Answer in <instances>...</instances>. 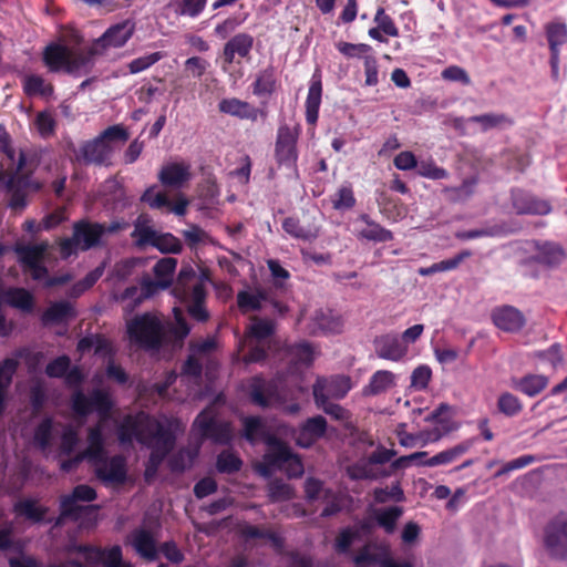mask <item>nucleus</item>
<instances>
[{
	"label": "nucleus",
	"mask_w": 567,
	"mask_h": 567,
	"mask_svg": "<svg viewBox=\"0 0 567 567\" xmlns=\"http://www.w3.org/2000/svg\"><path fill=\"white\" fill-rule=\"evenodd\" d=\"M282 229L293 238L311 240L317 238L318 229L305 227L297 217H286L282 221Z\"/></svg>",
	"instance_id": "09e8293b"
},
{
	"label": "nucleus",
	"mask_w": 567,
	"mask_h": 567,
	"mask_svg": "<svg viewBox=\"0 0 567 567\" xmlns=\"http://www.w3.org/2000/svg\"><path fill=\"white\" fill-rule=\"evenodd\" d=\"M492 318L496 327L508 332L518 331L525 324V318L523 313L511 306L495 309L493 311Z\"/></svg>",
	"instance_id": "2f4dec72"
},
{
	"label": "nucleus",
	"mask_w": 567,
	"mask_h": 567,
	"mask_svg": "<svg viewBox=\"0 0 567 567\" xmlns=\"http://www.w3.org/2000/svg\"><path fill=\"white\" fill-rule=\"evenodd\" d=\"M403 343L400 334L395 332L377 336L373 340L377 355L393 362H399L408 355L409 349Z\"/></svg>",
	"instance_id": "f3484780"
},
{
	"label": "nucleus",
	"mask_w": 567,
	"mask_h": 567,
	"mask_svg": "<svg viewBox=\"0 0 567 567\" xmlns=\"http://www.w3.org/2000/svg\"><path fill=\"white\" fill-rule=\"evenodd\" d=\"M126 332L132 344L146 351H158L168 341L165 326L151 312L135 316L127 323Z\"/></svg>",
	"instance_id": "20e7f679"
},
{
	"label": "nucleus",
	"mask_w": 567,
	"mask_h": 567,
	"mask_svg": "<svg viewBox=\"0 0 567 567\" xmlns=\"http://www.w3.org/2000/svg\"><path fill=\"white\" fill-rule=\"evenodd\" d=\"M218 111L235 116L239 120L256 122L258 117L266 118L268 112L237 97L223 99L218 103Z\"/></svg>",
	"instance_id": "6ab92c4d"
},
{
	"label": "nucleus",
	"mask_w": 567,
	"mask_h": 567,
	"mask_svg": "<svg viewBox=\"0 0 567 567\" xmlns=\"http://www.w3.org/2000/svg\"><path fill=\"white\" fill-rule=\"evenodd\" d=\"M128 133L122 125H112L105 128L100 135L91 141L84 142L79 152L76 159L84 164H104L111 156L112 142H126Z\"/></svg>",
	"instance_id": "423d86ee"
},
{
	"label": "nucleus",
	"mask_w": 567,
	"mask_h": 567,
	"mask_svg": "<svg viewBox=\"0 0 567 567\" xmlns=\"http://www.w3.org/2000/svg\"><path fill=\"white\" fill-rule=\"evenodd\" d=\"M370 464L369 460L357 462L347 468L348 476L353 481L378 480L390 476V472H378Z\"/></svg>",
	"instance_id": "a18cd8bd"
},
{
	"label": "nucleus",
	"mask_w": 567,
	"mask_h": 567,
	"mask_svg": "<svg viewBox=\"0 0 567 567\" xmlns=\"http://www.w3.org/2000/svg\"><path fill=\"white\" fill-rule=\"evenodd\" d=\"M71 408L75 415L85 417L95 411L101 421L87 430V446L82 451L90 464H97L103 461L105 440L103 435V423L113 409V401L110 393L103 389H94L90 395H85L78 389L71 396Z\"/></svg>",
	"instance_id": "f257e3e1"
},
{
	"label": "nucleus",
	"mask_w": 567,
	"mask_h": 567,
	"mask_svg": "<svg viewBox=\"0 0 567 567\" xmlns=\"http://www.w3.org/2000/svg\"><path fill=\"white\" fill-rule=\"evenodd\" d=\"M355 567H370L379 565L380 567H414L410 561H395L389 547L375 543L363 545L352 558Z\"/></svg>",
	"instance_id": "9d476101"
},
{
	"label": "nucleus",
	"mask_w": 567,
	"mask_h": 567,
	"mask_svg": "<svg viewBox=\"0 0 567 567\" xmlns=\"http://www.w3.org/2000/svg\"><path fill=\"white\" fill-rule=\"evenodd\" d=\"M453 414L452 408L442 403L432 412L431 416L443 432H450L455 429L452 421Z\"/></svg>",
	"instance_id": "680f3d73"
},
{
	"label": "nucleus",
	"mask_w": 567,
	"mask_h": 567,
	"mask_svg": "<svg viewBox=\"0 0 567 567\" xmlns=\"http://www.w3.org/2000/svg\"><path fill=\"white\" fill-rule=\"evenodd\" d=\"M332 207L337 210H346L351 209L355 206V197L353 194L352 186L350 184L342 185L332 196H331Z\"/></svg>",
	"instance_id": "13d9d810"
},
{
	"label": "nucleus",
	"mask_w": 567,
	"mask_h": 567,
	"mask_svg": "<svg viewBox=\"0 0 567 567\" xmlns=\"http://www.w3.org/2000/svg\"><path fill=\"white\" fill-rule=\"evenodd\" d=\"M93 52H73L70 50L68 64L64 72L68 74H76L82 70H85L91 62V55Z\"/></svg>",
	"instance_id": "338daca9"
},
{
	"label": "nucleus",
	"mask_w": 567,
	"mask_h": 567,
	"mask_svg": "<svg viewBox=\"0 0 567 567\" xmlns=\"http://www.w3.org/2000/svg\"><path fill=\"white\" fill-rule=\"evenodd\" d=\"M16 252L22 268H28L42 262L47 252V244L19 245Z\"/></svg>",
	"instance_id": "37998d69"
},
{
	"label": "nucleus",
	"mask_w": 567,
	"mask_h": 567,
	"mask_svg": "<svg viewBox=\"0 0 567 567\" xmlns=\"http://www.w3.org/2000/svg\"><path fill=\"white\" fill-rule=\"evenodd\" d=\"M156 435L154 436L153 444L150 446L153 451H157L164 455H168L175 445V435L169 427L156 425Z\"/></svg>",
	"instance_id": "3c124183"
},
{
	"label": "nucleus",
	"mask_w": 567,
	"mask_h": 567,
	"mask_svg": "<svg viewBox=\"0 0 567 567\" xmlns=\"http://www.w3.org/2000/svg\"><path fill=\"white\" fill-rule=\"evenodd\" d=\"M278 360L288 359L293 365H310L313 362V348L308 341H300L292 344H281L277 352Z\"/></svg>",
	"instance_id": "bb28decb"
},
{
	"label": "nucleus",
	"mask_w": 567,
	"mask_h": 567,
	"mask_svg": "<svg viewBox=\"0 0 567 567\" xmlns=\"http://www.w3.org/2000/svg\"><path fill=\"white\" fill-rule=\"evenodd\" d=\"M544 544L551 557L567 559V514H559L547 524Z\"/></svg>",
	"instance_id": "9b49d317"
},
{
	"label": "nucleus",
	"mask_w": 567,
	"mask_h": 567,
	"mask_svg": "<svg viewBox=\"0 0 567 567\" xmlns=\"http://www.w3.org/2000/svg\"><path fill=\"white\" fill-rule=\"evenodd\" d=\"M322 99L321 71L317 69L310 80L309 90L305 103L306 122L309 125H316L319 118V109Z\"/></svg>",
	"instance_id": "b1692460"
},
{
	"label": "nucleus",
	"mask_w": 567,
	"mask_h": 567,
	"mask_svg": "<svg viewBox=\"0 0 567 567\" xmlns=\"http://www.w3.org/2000/svg\"><path fill=\"white\" fill-rule=\"evenodd\" d=\"M351 390V379L347 375H334L331 378H318L312 385L315 401L343 399Z\"/></svg>",
	"instance_id": "2eb2a0df"
},
{
	"label": "nucleus",
	"mask_w": 567,
	"mask_h": 567,
	"mask_svg": "<svg viewBox=\"0 0 567 567\" xmlns=\"http://www.w3.org/2000/svg\"><path fill=\"white\" fill-rule=\"evenodd\" d=\"M131 545L136 554L146 561H154L158 558L156 539L152 532L145 528H137L131 533Z\"/></svg>",
	"instance_id": "a878e982"
},
{
	"label": "nucleus",
	"mask_w": 567,
	"mask_h": 567,
	"mask_svg": "<svg viewBox=\"0 0 567 567\" xmlns=\"http://www.w3.org/2000/svg\"><path fill=\"white\" fill-rule=\"evenodd\" d=\"M342 320L332 315L330 310L319 309L312 317L311 332L313 334L340 333L342 331Z\"/></svg>",
	"instance_id": "f704fd0d"
},
{
	"label": "nucleus",
	"mask_w": 567,
	"mask_h": 567,
	"mask_svg": "<svg viewBox=\"0 0 567 567\" xmlns=\"http://www.w3.org/2000/svg\"><path fill=\"white\" fill-rule=\"evenodd\" d=\"M514 124L511 116L504 113H485L476 116H471L466 120L467 130H480L487 132L489 130H504Z\"/></svg>",
	"instance_id": "cd10ccee"
},
{
	"label": "nucleus",
	"mask_w": 567,
	"mask_h": 567,
	"mask_svg": "<svg viewBox=\"0 0 567 567\" xmlns=\"http://www.w3.org/2000/svg\"><path fill=\"white\" fill-rule=\"evenodd\" d=\"M536 248L535 260L548 267H557L566 259V252L558 244H537Z\"/></svg>",
	"instance_id": "4c0bfd02"
},
{
	"label": "nucleus",
	"mask_w": 567,
	"mask_h": 567,
	"mask_svg": "<svg viewBox=\"0 0 567 567\" xmlns=\"http://www.w3.org/2000/svg\"><path fill=\"white\" fill-rule=\"evenodd\" d=\"M549 384V378L544 374L527 373L520 378H512L511 386L529 398L542 393Z\"/></svg>",
	"instance_id": "7c9ffc66"
},
{
	"label": "nucleus",
	"mask_w": 567,
	"mask_h": 567,
	"mask_svg": "<svg viewBox=\"0 0 567 567\" xmlns=\"http://www.w3.org/2000/svg\"><path fill=\"white\" fill-rule=\"evenodd\" d=\"M13 513L18 517H23L32 524L52 523V519H47L50 508L41 505L35 498H22L13 504Z\"/></svg>",
	"instance_id": "393cba45"
},
{
	"label": "nucleus",
	"mask_w": 567,
	"mask_h": 567,
	"mask_svg": "<svg viewBox=\"0 0 567 567\" xmlns=\"http://www.w3.org/2000/svg\"><path fill=\"white\" fill-rule=\"evenodd\" d=\"M359 539V530L352 527L342 528L334 540V549L338 554H349L353 542Z\"/></svg>",
	"instance_id": "052dcab7"
},
{
	"label": "nucleus",
	"mask_w": 567,
	"mask_h": 567,
	"mask_svg": "<svg viewBox=\"0 0 567 567\" xmlns=\"http://www.w3.org/2000/svg\"><path fill=\"white\" fill-rule=\"evenodd\" d=\"M4 301L25 312H31L34 305L33 296L24 288H9L4 291Z\"/></svg>",
	"instance_id": "c03bdc74"
},
{
	"label": "nucleus",
	"mask_w": 567,
	"mask_h": 567,
	"mask_svg": "<svg viewBox=\"0 0 567 567\" xmlns=\"http://www.w3.org/2000/svg\"><path fill=\"white\" fill-rule=\"evenodd\" d=\"M173 296L187 305V312L198 322H206L209 313L205 307L206 289L196 279L193 268H182L172 288Z\"/></svg>",
	"instance_id": "7ed1b4c3"
},
{
	"label": "nucleus",
	"mask_w": 567,
	"mask_h": 567,
	"mask_svg": "<svg viewBox=\"0 0 567 567\" xmlns=\"http://www.w3.org/2000/svg\"><path fill=\"white\" fill-rule=\"evenodd\" d=\"M327 421L322 415L308 417L295 433L296 444L302 449L311 447L327 432Z\"/></svg>",
	"instance_id": "aec40b11"
},
{
	"label": "nucleus",
	"mask_w": 567,
	"mask_h": 567,
	"mask_svg": "<svg viewBox=\"0 0 567 567\" xmlns=\"http://www.w3.org/2000/svg\"><path fill=\"white\" fill-rule=\"evenodd\" d=\"M76 317V312L69 301L53 302L42 315L44 324L62 323Z\"/></svg>",
	"instance_id": "a19ab883"
},
{
	"label": "nucleus",
	"mask_w": 567,
	"mask_h": 567,
	"mask_svg": "<svg viewBox=\"0 0 567 567\" xmlns=\"http://www.w3.org/2000/svg\"><path fill=\"white\" fill-rule=\"evenodd\" d=\"M266 445L267 450L255 468L261 476L270 477L285 466V462L289 460L291 447L277 436L268 437Z\"/></svg>",
	"instance_id": "1a4fd4ad"
},
{
	"label": "nucleus",
	"mask_w": 567,
	"mask_h": 567,
	"mask_svg": "<svg viewBox=\"0 0 567 567\" xmlns=\"http://www.w3.org/2000/svg\"><path fill=\"white\" fill-rule=\"evenodd\" d=\"M267 492L270 503L289 501L295 495L293 488L279 478H275L268 483Z\"/></svg>",
	"instance_id": "5fc2aeb1"
},
{
	"label": "nucleus",
	"mask_w": 567,
	"mask_h": 567,
	"mask_svg": "<svg viewBox=\"0 0 567 567\" xmlns=\"http://www.w3.org/2000/svg\"><path fill=\"white\" fill-rule=\"evenodd\" d=\"M125 223L114 220L110 224L80 219L73 224L74 240L82 251L103 245L102 238L106 234H116L125 228Z\"/></svg>",
	"instance_id": "0eeeda50"
},
{
	"label": "nucleus",
	"mask_w": 567,
	"mask_h": 567,
	"mask_svg": "<svg viewBox=\"0 0 567 567\" xmlns=\"http://www.w3.org/2000/svg\"><path fill=\"white\" fill-rule=\"evenodd\" d=\"M241 458L233 452L223 451L218 454L216 461V468L223 474H234L241 470Z\"/></svg>",
	"instance_id": "4d7b16f0"
},
{
	"label": "nucleus",
	"mask_w": 567,
	"mask_h": 567,
	"mask_svg": "<svg viewBox=\"0 0 567 567\" xmlns=\"http://www.w3.org/2000/svg\"><path fill=\"white\" fill-rule=\"evenodd\" d=\"M92 465L95 466L94 473L96 477L105 483L123 484L126 481V460L121 454L107 457L105 453L103 461Z\"/></svg>",
	"instance_id": "dca6fc26"
},
{
	"label": "nucleus",
	"mask_w": 567,
	"mask_h": 567,
	"mask_svg": "<svg viewBox=\"0 0 567 567\" xmlns=\"http://www.w3.org/2000/svg\"><path fill=\"white\" fill-rule=\"evenodd\" d=\"M359 219L367 225L365 228L359 231V238L374 243H386L393 239L392 231L371 219L368 214L360 215Z\"/></svg>",
	"instance_id": "ea45409f"
},
{
	"label": "nucleus",
	"mask_w": 567,
	"mask_h": 567,
	"mask_svg": "<svg viewBox=\"0 0 567 567\" xmlns=\"http://www.w3.org/2000/svg\"><path fill=\"white\" fill-rule=\"evenodd\" d=\"M190 166L185 163H169L158 173L161 184L168 188H181L190 178Z\"/></svg>",
	"instance_id": "c756f323"
},
{
	"label": "nucleus",
	"mask_w": 567,
	"mask_h": 567,
	"mask_svg": "<svg viewBox=\"0 0 567 567\" xmlns=\"http://www.w3.org/2000/svg\"><path fill=\"white\" fill-rule=\"evenodd\" d=\"M207 0H179L174 3L175 12L190 18L198 17L205 9Z\"/></svg>",
	"instance_id": "0e129e2a"
},
{
	"label": "nucleus",
	"mask_w": 567,
	"mask_h": 567,
	"mask_svg": "<svg viewBox=\"0 0 567 567\" xmlns=\"http://www.w3.org/2000/svg\"><path fill=\"white\" fill-rule=\"evenodd\" d=\"M267 299L265 291L256 293L243 290L237 293V305L243 313L247 311H258L261 309V302Z\"/></svg>",
	"instance_id": "864d4df0"
},
{
	"label": "nucleus",
	"mask_w": 567,
	"mask_h": 567,
	"mask_svg": "<svg viewBox=\"0 0 567 567\" xmlns=\"http://www.w3.org/2000/svg\"><path fill=\"white\" fill-rule=\"evenodd\" d=\"M244 437L251 444L262 441L267 444L268 437L275 436L269 433L265 421L260 416H246L243 420Z\"/></svg>",
	"instance_id": "58836bf2"
},
{
	"label": "nucleus",
	"mask_w": 567,
	"mask_h": 567,
	"mask_svg": "<svg viewBox=\"0 0 567 567\" xmlns=\"http://www.w3.org/2000/svg\"><path fill=\"white\" fill-rule=\"evenodd\" d=\"M53 432V421L51 417H44L34 429L33 441L34 444L42 451H45L51 445Z\"/></svg>",
	"instance_id": "6e6d98bb"
},
{
	"label": "nucleus",
	"mask_w": 567,
	"mask_h": 567,
	"mask_svg": "<svg viewBox=\"0 0 567 567\" xmlns=\"http://www.w3.org/2000/svg\"><path fill=\"white\" fill-rule=\"evenodd\" d=\"M254 47V37L249 33L240 32L231 37L224 45L223 61L225 64H233L236 56L247 59Z\"/></svg>",
	"instance_id": "4be33fe9"
},
{
	"label": "nucleus",
	"mask_w": 567,
	"mask_h": 567,
	"mask_svg": "<svg viewBox=\"0 0 567 567\" xmlns=\"http://www.w3.org/2000/svg\"><path fill=\"white\" fill-rule=\"evenodd\" d=\"M395 385V375L389 370H378L369 380V383L362 388L364 396H375L386 392Z\"/></svg>",
	"instance_id": "c9c22d12"
},
{
	"label": "nucleus",
	"mask_w": 567,
	"mask_h": 567,
	"mask_svg": "<svg viewBox=\"0 0 567 567\" xmlns=\"http://www.w3.org/2000/svg\"><path fill=\"white\" fill-rule=\"evenodd\" d=\"M155 186L148 187L142 195L141 200L153 209L171 207V200L164 192H156Z\"/></svg>",
	"instance_id": "69168bd1"
},
{
	"label": "nucleus",
	"mask_w": 567,
	"mask_h": 567,
	"mask_svg": "<svg viewBox=\"0 0 567 567\" xmlns=\"http://www.w3.org/2000/svg\"><path fill=\"white\" fill-rule=\"evenodd\" d=\"M300 134L301 126L299 124L290 125L286 121H281L277 128L274 146V159L277 167L287 169L296 177L299 176L298 141Z\"/></svg>",
	"instance_id": "39448f33"
},
{
	"label": "nucleus",
	"mask_w": 567,
	"mask_h": 567,
	"mask_svg": "<svg viewBox=\"0 0 567 567\" xmlns=\"http://www.w3.org/2000/svg\"><path fill=\"white\" fill-rule=\"evenodd\" d=\"M176 266L177 260L173 257L162 258L155 264L153 271L159 287L167 288L172 285Z\"/></svg>",
	"instance_id": "de8ad7c7"
},
{
	"label": "nucleus",
	"mask_w": 567,
	"mask_h": 567,
	"mask_svg": "<svg viewBox=\"0 0 567 567\" xmlns=\"http://www.w3.org/2000/svg\"><path fill=\"white\" fill-rule=\"evenodd\" d=\"M163 58H164L163 52H161V51L153 52V53H150V54H146V55H143V56L132 60L128 63L127 68H128L130 73L136 74V73L147 70L148 68H151L152 65L157 63L159 60H162Z\"/></svg>",
	"instance_id": "774afa93"
},
{
	"label": "nucleus",
	"mask_w": 567,
	"mask_h": 567,
	"mask_svg": "<svg viewBox=\"0 0 567 567\" xmlns=\"http://www.w3.org/2000/svg\"><path fill=\"white\" fill-rule=\"evenodd\" d=\"M276 326L272 320L255 317L245 333L248 348L244 355L246 363H262L268 359L277 358L280 341L275 338Z\"/></svg>",
	"instance_id": "f03ea898"
},
{
	"label": "nucleus",
	"mask_w": 567,
	"mask_h": 567,
	"mask_svg": "<svg viewBox=\"0 0 567 567\" xmlns=\"http://www.w3.org/2000/svg\"><path fill=\"white\" fill-rule=\"evenodd\" d=\"M403 514V508L400 506H390L379 509L375 513V520L385 533L392 534L395 530L396 523Z\"/></svg>",
	"instance_id": "8fccbe9b"
},
{
	"label": "nucleus",
	"mask_w": 567,
	"mask_h": 567,
	"mask_svg": "<svg viewBox=\"0 0 567 567\" xmlns=\"http://www.w3.org/2000/svg\"><path fill=\"white\" fill-rule=\"evenodd\" d=\"M156 435L154 436L153 444L150 446L153 451H157L164 455H168L175 445V435L169 427L156 425Z\"/></svg>",
	"instance_id": "603ef678"
},
{
	"label": "nucleus",
	"mask_w": 567,
	"mask_h": 567,
	"mask_svg": "<svg viewBox=\"0 0 567 567\" xmlns=\"http://www.w3.org/2000/svg\"><path fill=\"white\" fill-rule=\"evenodd\" d=\"M133 237H137L140 246L150 245L163 254H179L183 250V245L176 236L171 233H158L147 226H136Z\"/></svg>",
	"instance_id": "ddd939ff"
},
{
	"label": "nucleus",
	"mask_w": 567,
	"mask_h": 567,
	"mask_svg": "<svg viewBox=\"0 0 567 567\" xmlns=\"http://www.w3.org/2000/svg\"><path fill=\"white\" fill-rule=\"evenodd\" d=\"M23 92L28 96H50L53 94L54 87L51 83H47L44 79L37 74L27 75L22 82Z\"/></svg>",
	"instance_id": "49530a36"
},
{
	"label": "nucleus",
	"mask_w": 567,
	"mask_h": 567,
	"mask_svg": "<svg viewBox=\"0 0 567 567\" xmlns=\"http://www.w3.org/2000/svg\"><path fill=\"white\" fill-rule=\"evenodd\" d=\"M373 497L377 503L383 504L389 501L402 502L404 501V492L399 482L392 484L390 487H379L373 492Z\"/></svg>",
	"instance_id": "e2e57ef3"
},
{
	"label": "nucleus",
	"mask_w": 567,
	"mask_h": 567,
	"mask_svg": "<svg viewBox=\"0 0 567 567\" xmlns=\"http://www.w3.org/2000/svg\"><path fill=\"white\" fill-rule=\"evenodd\" d=\"M279 85L276 68L269 64L256 73L250 87L255 96L262 97L271 96Z\"/></svg>",
	"instance_id": "c85d7f7f"
},
{
	"label": "nucleus",
	"mask_w": 567,
	"mask_h": 567,
	"mask_svg": "<svg viewBox=\"0 0 567 567\" xmlns=\"http://www.w3.org/2000/svg\"><path fill=\"white\" fill-rule=\"evenodd\" d=\"M63 515H71L76 512L81 517L99 511L97 505H81V502L90 503L97 498L95 488L87 484H79L73 487L70 494L62 495Z\"/></svg>",
	"instance_id": "f8f14e48"
},
{
	"label": "nucleus",
	"mask_w": 567,
	"mask_h": 567,
	"mask_svg": "<svg viewBox=\"0 0 567 567\" xmlns=\"http://www.w3.org/2000/svg\"><path fill=\"white\" fill-rule=\"evenodd\" d=\"M136 431L138 432V443L151 446L156 435V425H162V422L155 417L141 412L135 415Z\"/></svg>",
	"instance_id": "79ce46f5"
},
{
	"label": "nucleus",
	"mask_w": 567,
	"mask_h": 567,
	"mask_svg": "<svg viewBox=\"0 0 567 567\" xmlns=\"http://www.w3.org/2000/svg\"><path fill=\"white\" fill-rule=\"evenodd\" d=\"M70 49L61 43H49L43 52L42 60L50 72L56 73L64 71L68 64Z\"/></svg>",
	"instance_id": "473e14b6"
},
{
	"label": "nucleus",
	"mask_w": 567,
	"mask_h": 567,
	"mask_svg": "<svg viewBox=\"0 0 567 567\" xmlns=\"http://www.w3.org/2000/svg\"><path fill=\"white\" fill-rule=\"evenodd\" d=\"M248 395L252 404L268 408L277 400V386L274 382L256 375L248 383Z\"/></svg>",
	"instance_id": "412c9836"
},
{
	"label": "nucleus",
	"mask_w": 567,
	"mask_h": 567,
	"mask_svg": "<svg viewBox=\"0 0 567 567\" xmlns=\"http://www.w3.org/2000/svg\"><path fill=\"white\" fill-rule=\"evenodd\" d=\"M69 553L81 554L87 565L102 564L103 567H134L132 563L123 560L120 545L102 548L93 545L79 544L69 547Z\"/></svg>",
	"instance_id": "6e6552de"
},
{
	"label": "nucleus",
	"mask_w": 567,
	"mask_h": 567,
	"mask_svg": "<svg viewBox=\"0 0 567 567\" xmlns=\"http://www.w3.org/2000/svg\"><path fill=\"white\" fill-rule=\"evenodd\" d=\"M512 202L517 214L547 215L551 210L548 202L520 189L512 192Z\"/></svg>",
	"instance_id": "5701e85b"
},
{
	"label": "nucleus",
	"mask_w": 567,
	"mask_h": 567,
	"mask_svg": "<svg viewBox=\"0 0 567 567\" xmlns=\"http://www.w3.org/2000/svg\"><path fill=\"white\" fill-rule=\"evenodd\" d=\"M194 426L197 427L202 439L210 440L213 443L226 445L233 439L231 426L228 422L218 421L215 416L200 412L195 419Z\"/></svg>",
	"instance_id": "4468645a"
},
{
	"label": "nucleus",
	"mask_w": 567,
	"mask_h": 567,
	"mask_svg": "<svg viewBox=\"0 0 567 567\" xmlns=\"http://www.w3.org/2000/svg\"><path fill=\"white\" fill-rule=\"evenodd\" d=\"M175 323H169L165 326V331L167 336V340L165 344H172V346H182L186 337L190 332V327L187 323L183 311L175 307L173 309Z\"/></svg>",
	"instance_id": "e433bc0d"
},
{
	"label": "nucleus",
	"mask_w": 567,
	"mask_h": 567,
	"mask_svg": "<svg viewBox=\"0 0 567 567\" xmlns=\"http://www.w3.org/2000/svg\"><path fill=\"white\" fill-rule=\"evenodd\" d=\"M546 32L550 52H558V47L567 42V25L550 23L547 25Z\"/></svg>",
	"instance_id": "bf43d9fd"
},
{
	"label": "nucleus",
	"mask_w": 567,
	"mask_h": 567,
	"mask_svg": "<svg viewBox=\"0 0 567 567\" xmlns=\"http://www.w3.org/2000/svg\"><path fill=\"white\" fill-rule=\"evenodd\" d=\"M135 23L127 19L111 25L93 44V51L106 48H121L134 34Z\"/></svg>",
	"instance_id": "a211bd4d"
},
{
	"label": "nucleus",
	"mask_w": 567,
	"mask_h": 567,
	"mask_svg": "<svg viewBox=\"0 0 567 567\" xmlns=\"http://www.w3.org/2000/svg\"><path fill=\"white\" fill-rule=\"evenodd\" d=\"M238 535L245 540L251 539H267L275 548H281L284 546V538L276 532L265 526L251 525L249 523H243L238 526Z\"/></svg>",
	"instance_id": "72a5a7b5"
}]
</instances>
